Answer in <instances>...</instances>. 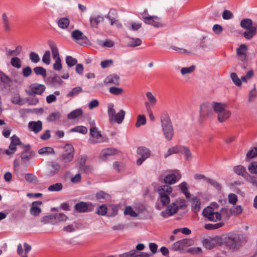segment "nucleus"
Returning a JSON list of instances; mask_svg holds the SVG:
<instances>
[{"label": "nucleus", "mask_w": 257, "mask_h": 257, "mask_svg": "<svg viewBox=\"0 0 257 257\" xmlns=\"http://www.w3.org/2000/svg\"><path fill=\"white\" fill-rule=\"evenodd\" d=\"M42 61L43 63L47 65H49L51 62V54L50 52L49 51H46L43 57H42Z\"/></svg>", "instance_id": "obj_62"}, {"label": "nucleus", "mask_w": 257, "mask_h": 257, "mask_svg": "<svg viewBox=\"0 0 257 257\" xmlns=\"http://www.w3.org/2000/svg\"><path fill=\"white\" fill-rule=\"evenodd\" d=\"M28 126L31 131L35 133H38L42 129V122L40 120L37 121H31L29 122Z\"/></svg>", "instance_id": "obj_28"}, {"label": "nucleus", "mask_w": 257, "mask_h": 257, "mask_svg": "<svg viewBox=\"0 0 257 257\" xmlns=\"http://www.w3.org/2000/svg\"><path fill=\"white\" fill-rule=\"evenodd\" d=\"M2 21L4 30L6 31H13L9 21L8 16L6 13H3L2 15Z\"/></svg>", "instance_id": "obj_31"}, {"label": "nucleus", "mask_w": 257, "mask_h": 257, "mask_svg": "<svg viewBox=\"0 0 257 257\" xmlns=\"http://www.w3.org/2000/svg\"><path fill=\"white\" fill-rule=\"evenodd\" d=\"M242 211V208L240 205L233 206L230 209V212L231 215H237L240 214Z\"/></svg>", "instance_id": "obj_51"}, {"label": "nucleus", "mask_w": 257, "mask_h": 257, "mask_svg": "<svg viewBox=\"0 0 257 257\" xmlns=\"http://www.w3.org/2000/svg\"><path fill=\"white\" fill-rule=\"evenodd\" d=\"M247 47L245 44H241L236 49V53L239 59L241 61H244L246 59V52L247 51Z\"/></svg>", "instance_id": "obj_27"}, {"label": "nucleus", "mask_w": 257, "mask_h": 257, "mask_svg": "<svg viewBox=\"0 0 257 257\" xmlns=\"http://www.w3.org/2000/svg\"><path fill=\"white\" fill-rule=\"evenodd\" d=\"M137 154L141 156V157L137 160V164L138 165H141L145 160L150 156L151 151L147 148L141 147L138 149Z\"/></svg>", "instance_id": "obj_17"}, {"label": "nucleus", "mask_w": 257, "mask_h": 257, "mask_svg": "<svg viewBox=\"0 0 257 257\" xmlns=\"http://www.w3.org/2000/svg\"><path fill=\"white\" fill-rule=\"evenodd\" d=\"M63 184L61 183H57L49 186L48 190L50 192H58L62 190Z\"/></svg>", "instance_id": "obj_43"}, {"label": "nucleus", "mask_w": 257, "mask_h": 257, "mask_svg": "<svg viewBox=\"0 0 257 257\" xmlns=\"http://www.w3.org/2000/svg\"><path fill=\"white\" fill-rule=\"evenodd\" d=\"M93 207L91 203H87L84 202H81L76 204L74 208L79 212H85L91 211Z\"/></svg>", "instance_id": "obj_22"}, {"label": "nucleus", "mask_w": 257, "mask_h": 257, "mask_svg": "<svg viewBox=\"0 0 257 257\" xmlns=\"http://www.w3.org/2000/svg\"><path fill=\"white\" fill-rule=\"evenodd\" d=\"M223 225V222H219L216 224L208 223L204 225V228L207 230H215L221 227Z\"/></svg>", "instance_id": "obj_45"}, {"label": "nucleus", "mask_w": 257, "mask_h": 257, "mask_svg": "<svg viewBox=\"0 0 257 257\" xmlns=\"http://www.w3.org/2000/svg\"><path fill=\"white\" fill-rule=\"evenodd\" d=\"M60 165L56 162L52 161L49 162L47 171V175L49 177H52L57 174L60 170Z\"/></svg>", "instance_id": "obj_20"}, {"label": "nucleus", "mask_w": 257, "mask_h": 257, "mask_svg": "<svg viewBox=\"0 0 257 257\" xmlns=\"http://www.w3.org/2000/svg\"><path fill=\"white\" fill-rule=\"evenodd\" d=\"M116 150L114 148H107L102 150L100 155V158L103 160H106L109 156L115 154Z\"/></svg>", "instance_id": "obj_32"}, {"label": "nucleus", "mask_w": 257, "mask_h": 257, "mask_svg": "<svg viewBox=\"0 0 257 257\" xmlns=\"http://www.w3.org/2000/svg\"><path fill=\"white\" fill-rule=\"evenodd\" d=\"M38 153L41 155L48 156L51 154H54L55 151L53 148L50 147H46L39 149Z\"/></svg>", "instance_id": "obj_39"}, {"label": "nucleus", "mask_w": 257, "mask_h": 257, "mask_svg": "<svg viewBox=\"0 0 257 257\" xmlns=\"http://www.w3.org/2000/svg\"><path fill=\"white\" fill-rule=\"evenodd\" d=\"M53 219L54 221V224L65 222L68 219V217L62 213H53Z\"/></svg>", "instance_id": "obj_35"}, {"label": "nucleus", "mask_w": 257, "mask_h": 257, "mask_svg": "<svg viewBox=\"0 0 257 257\" xmlns=\"http://www.w3.org/2000/svg\"><path fill=\"white\" fill-rule=\"evenodd\" d=\"M104 83L107 86L111 85H118L119 84V77L115 74L110 75L105 79Z\"/></svg>", "instance_id": "obj_24"}, {"label": "nucleus", "mask_w": 257, "mask_h": 257, "mask_svg": "<svg viewBox=\"0 0 257 257\" xmlns=\"http://www.w3.org/2000/svg\"><path fill=\"white\" fill-rule=\"evenodd\" d=\"M61 117V114L59 112H54L51 113L47 118V119L49 121H54L58 120Z\"/></svg>", "instance_id": "obj_49"}, {"label": "nucleus", "mask_w": 257, "mask_h": 257, "mask_svg": "<svg viewBox=\"0 0 257 257\" xmlns=\"http://www.w3.org/2000/svg\"><path fill=\"white\" fill-rule=\"evenodd\" d=\"M240 27L247 31V32H255L257 31V24L253 22L250 19L246 18L241 20Z\"/></svg>", "instance_id": "obj_15"}, {"label": "nucleus", "mask_w": 257, "mask_h": 257, "mask_svg": "<svg viewBox=\"0 0 257 257\" xmlns=\"http://www.w3.org/2000/svg\"><path fill=\"white\" fill-rule=\"evenodd\" d=\"M45 86L43 84L34 83L30 85L26 92L28 95L35 96L36 94H41L45 90Z\"/></svg>", "instance_id": "obj_14"}, {"label": "nucleus", "mask_w": 257, "mask_h": 257, "mask_svg": "<svg viewBox=\"0 0 257 257\" xmlns=\"http://www.w3.org/2000/svg\"><path fill=\"white\" fill-rule=\"evenodd\" d=\"M202 214L204 217L207 218L210 221L216 222L221 219L220 213L215 212L211 207H207L204 209Z\"/></svg>", "instance_id": "obj_10"}, {"label": "nucleus", "mask_w": 257, "mask_h": 257, "mask_svg": "<svg viewBox=\"0 0 257 257\" xmlns=\"http://www.w3.org/2000/svg\"><path fill=\"white\" fill-rule=\"evenodd\" d=\"M42 202L40 201L33 202L30 208L31 214L35 216H39L41 212L40 206L42 205Z\"/></svg>", "instance_id": "obj_25"}, {"label": "nucleus", "mask_w": 257, "mask_h": 257, "mask_svg": "<svg viewBox=\"0 0 257 257\" xmlns=\"http://www.w3.org/2000/svg\"><path fill=\"white\" fill-rule=\"evenodd\" d=\"M105 16L101 15L91 16L90 17V25L92 28H98L100 23L104 21Z\"/></svg>", "instance_id": "obj_23"}, {"label": "nucleus", "mask_w": 257, "mask_h": 257, "mask_svg": "<svg viewBox=\"0 0 257 257\" xmlns=\"http://www.w3.org/2000/svg\"><path fill=\"white\" fill-rule=\"evenodd\" d=\"M50 47L52 51L53 58L55 60V62L53 64V69L55 70L59 71L62 69V64L58 49L57 47L53 44H50Z\"/></svg>", "instance_id": "obj_13"}, {"label": "nucleus", "mask_w": 257, "mask_h": 257, "mask_svg": "<svg viewBox=\"0 0 257 257\" xmlns=\"http://www.w3.org/2000/svg\"><path fill=\"white\" fill-rule=\"evenodd\" d=\"M71 132H78L82 134H86L88 132V129L84 126H78L71 130Z\"/></svg>", "instance_id": "obj_48"}, {"label": "nucleus", "mask_w": 257, "mask_h": 257, "mask_svg": "<svg viewBox=\"0 0 257 257\" xmlns=\"http://www.w3.org/2000/svg\"><path fill=\"white\" fill-rule=\"evenodd\" d=\"M146 123V118L144 115H139L137 118V121L136 123L137 127H140L141 125H144Z\"/></svg>", "instance_id": "obj_58"}, {"label": "nucleus", "mask_w": 257, "mask_h": 257, "mask_svg": "<svg viewBox=\"0 0 257 257\" xmlns=\"http://www.w3.org/2000/svg\"><path fill=\"white\" fill-rule=\"evenodd\" d=\"M124 214L125 215H128L132 217H136L138 216V214L137 212H136L132 207L130 206H127L124 211Z\"/></svg>", "instance_id": "obj_50"}, {"label": "nucleus", "mask_w": 257, "mask_h": 257, "mask_svg": "<svg viewBox=\"0 0 257 257\" xmlns=\"http://www.w3.org/2000/svg\"><path fill=\"white\" fill-rule=\"evenodd\" d=\"M186 207V201L184 199H177L169 205L165 210L162 211L161 215L164 218H167L174 215L179 210H184Z\"/></svg>", "instance_id": "obj_4"}, {"label": "nucleus", "mask_w": 257, "mask_h": 257, "mask_svg": "<svg viewBox=\"0 0 257 257\" xmlns=\"http://www.w3.org/2000/svg\"><path fill=\"white\" fill-rule=\"evenodd\" d=\"M213 110L218 115L223 111L226 110L227 105L225 103L213 102Z\"/></svg>", "instance_id": "obj_33"}, {"label": "nucleus", "mask_w": 257, "mask_h": 257, "mask_svg": "<svg viewBox=\"0 0 257 257\" xmlns=\"http://www.w3.org/2000/svg\"><path fill=\"white\" fill-rule=\"evenodd\" d=\"M144 21L147 24L151 25L155 27H161L163 26V24L162 23V21L160 18L154 16H145Z\"/></svg>", "instance_id": "obj_18"}, {"label": "nucleus", "mask_w": 257, "mask_h": 257, "mask_svg": "<svg viewBox=\"0 0 257 257\" xmlns=\"http://www.w3.org/2000/svg\"><path fill=\"white\" fill-rule=\"evenodd\" d=\"M202 243L205 248L211 249L216 246L222 245L221 236L209 237L204 239Z\"/></svg>", "instance_id": "obj_11"}, {"label": "nucleus", "mask_w": 257, "mask_h": 257, "mask_svg": "<svg viewBox=\"0 0 257 257\" xmlns=\"http://www.w3.org/2000/svg\"><path fill=\"white\" fill-rule=\"evenodd\" d=\"M207 37L203 33H195L190 38L187 44L188 49L171 46L170 48L180 54H197L200 50H204L207 46Z\"/></svg>", "instance_id": "obj_1"}, {"label": "nucleus", "mask_w": 257, "mask_h": 257, "mask_svg": "<svg viewBox=\"0 0 257 257\" xmlns=\"http://www.w3.org/2000/svg\"><path fill=\"white\" fill-rule=\"evenodd\" d=\"M79 171L81 173L85 174L91 173L93 171V167L92 165H85L79 169Z\"/></svg>", "instance_id": "obj_55"}, {"label": "nucleus", "mask_w": 257, "mask_h": 257, "mask_svg": "<svg viewBox=\"0 0 257 257\" xmlns=\"http://www.w3.org/2000/svg\"><path fill=\"white\" fill-rule=\"evenodd\" d=\"M13 103L22 105L25 104V100L21 98L19 94L15 95L12 99Z\"/></svg>", "instance_id": "obj_57"}, {"label": "nucleus", "mask_w": 257, "mask_h": 257, "mask_svg": "<svg viewBox=\"0 0 257 257\" xmlns=\"http://www.w3.org/2000/svg\"><path fill=\"white\" fill-rule=\"evenodd\" d=\"M69 24V20L67 18H62L60 19L58 22L59 27L62 29L67 28Z\"/></svg>", "instance_id": "obj_59"}, {"label": "nucleus", "mask_w": 257, "mask_h": 257, "mask_svg": "<svg viewBox=\"0 0 257 257\" xmlns=\"http://www.w3.org/2000/svg\"><path fill=\"white\" fill-rule=\"evenodd\" d=\"M98 44L102 47L111 48L114 46V43L109 40L102 41L101 40H97Z\"/></svg>", "instance_id": "obj_44"}, {"label": "nucleus", "mask_w": 257, "mask_h": 257, "mask_svg": "<svg viewBox=\"0 0 257 257\" xmlns=\"http://www.w3.org/2000/svg\"><path fill=\"white\" fill-rule=\"evenodd\" d=\"M195 69V66L194 65H191L188 67H183L181 69V73L183 75H185L187 74H190L193 72Z\"/></svg>", "instance_id": "obj_56"}, {"label": "nucleus", "mask_w": 257, "mask_h": 257, "mask_svg": "<svg viewBox=\"0 0 257 257\" xmlns=\"http://www.w3.org/2000/svg\"><path fill=\"white\" fill-rule=\"evenodd\" d=\"M213 102H205L200 105V117L204 119L206 117H209L213 114Z\"/></svg>", "instance_id": "obj_12"}, {"label": "nucleus", "mask_w": 257, "mask_h": 257, "mask_svg": "<svg viewBox=\"0 0 257 257\" xmlns=\"http://www.w3.org/2000/svg\"><path fill=\"white\" fill-rule=\"evenodd\" d=\"M184 156L186 161H190L192 159V154L190 149L185 146L181 145L180 152Z\"/></svg>", "instance_id": "obj_30"}, {"label": "nucleus", "mask_w": 257, "mask_h": 257, "mask_svg": "<svg viewBox=\"0 0 257 257\" xmlns=\"http://www.w3.org/2000/svg\"><path fill=\"white\" fill-rule=\"evenodd\" d=\"M18 146H22L24 149V151L21 156L22 160L27 159L28 160L32 154V151L30 150V146L22 145L20 139L16 135H13L11 138V144L9 148L5 150L4 153L9 156H12L16 152Z\"/></svg>", "instance_id": "obj_3"}, {"label": "nucleus", "mask_w": 257, "mask_h": 257, "mask_svg": "<svg viewBox=\"0 0 257 257\" xmlns=\"http://www.w3.org/2000/svg\"><path fill=\"white\" fill-rule=\"evenodd\" d=\"M188 200L191 201L192 207L195 212H197L200 210L201 202L199 199L196 197H194L191 199L190 198Z\"/></svg>", "instance_id": "obj_38"}, {"label": "nucleus", "mask_w": 257, "mask_h": 257, "mask_svg": "<svg viewBox=\"0 0 257 257\" xmlns=\"http://www.w3.org/2000/svg\"><path fill=\"white\" fill-rule=\"evenodd\" d=\"M245 241L242 234L230 232L221 236L222 245L231 251L238 249Z\"/></svg>", "instance_id": "obj_2"}, {"label": "nucleus", "mask_w": 257, "mask_h": 257, "mask_svg": "<svg viewBox=\"0 0 257 257\" xmlns=\"http://www.w3.org/2000/svg\"><path fill=\"white\" fill-rule=\"evenodd\" d=\"M125 114V112L122 109H120L116 113L114 109V104L112 103L108 104V115L110 123H121L124 119Z\"/></svg>", "instance_id": "obj_6"}, {"label": "nucleus", "mask_w": 257, "mask_h": 257, "mask_svg": "<svg viewBox=\"0 0 257 257\" xmlns=\"http://www.w3.org/2000/svg\"><path fill=\"white\" fill-rule=\"evenodd\" d=\"M71 37L81 45H87L90 44V40L84 33H71Z\"/></svg>", "instance_id": "obj_19"}, {"label": "nucleus", "mask_w": 257, "mask_h": 257, "mask_svg": "<svg viewBox=\"0 0 257 257\" xmlns=\"http://www.w3.org/2000/svg\"><path fill=\"white\" fill-rule=\"evenodd\" d=\"M233 170L234 172L236 174L244 177H245L247 175L245 168L241 165H238L234 167Z\"/></svg>", "instance_id": "obj_40"}, {"label": "nucleus", "mask_w": 257, "mask_h": 257, "mask_svg": "<svg viewBox=\"0 0 257 257\" xmlns=\"http://www.w3.org/2000/svg\"><path fill=\"white\" fill-rule=\"evenodd\" d=\"M193 244V240L191 239H184L175 242L172 246L173 250L183 249L184 247L191 246Z\"/></svg>", "instance_id": "obj_16"}, {"label": "nucleus", "mask_w": 257, "mask_h": 257, "mask_svg": "<svg viewBox=\"0 0 257 257\" xmlns=\"http://www.w3.org/2000/svg\"><path fill=\"white\" fill-rule=\"evenodd\" d=\"M82 90V88L81 87H76L73 88L71 91H70L67 95V97H74L79 93H80Z\"/></svg>", "instance_id": "obj_53"}, {"label": "nucleus", "mask_w": 257, "mask_h": 257, "mask_svg": "<svg viewBox=\"0 0 257 257\" xmlns=\"http://www.w3.org/2000/svg\"><path fill=\"white\" fill-rule=\"evenodd\" d=\"M109 22L110 25L112 27H115L117 29H121L122 25L118 19V12L114 9H110L108 14L105 16Z\"/></svg>", "instance_id": "obj_8"}, {"label": "nucleus", "mask_w": 257, "mask_h": 257, "mask_svg": "<svg viewBox=\"0 0 257 257\" xmlns=\"http://www.w3.org/2000/svg\"><path fill=\"white\" fill-rule=\"evenodd\" d=\"M231 114V112L226 109L217 115V120L220 122H223L230 117Z\"/></svg>", "instance_id": "obj_37"}, {"label": "nucleus", "mask_w": 257, "mask_h": 257, "mask_svg": "<svg viewBox=\"0 0 257 257\" xmlns=\"http://www.w3.org/2000/svg\"><path fill=\"white\" fill-rule=\"evenodd\" d=\"M249 172L253 174H257V162H253L250 163L248 167Z\"/></svg>", "instance_id": "obj_63"}, {"label": "nucleus", "mask_w": 257, "mask_h": 257, "mask_svg": "<svg viewBox=\"0 0 257 257\" xmlns=\"http://www.w3.org/2000/svg\"><path fill=\"white\" fill-rule=\"evenodd\" d=\"M82 113V110L81 108H78L69 113L67 117L69 119H74L81 116Z\"/></svg>", "instance_id": "obj_42"}, {"label": "nucleus", "mask_w": 257, "mask_h": 257, "mask_svg": "<svg viewBox=\"0 0 257 257\" xmlns=\"http://www.w3.org/2000/svg\"><path fill=\"white\" fill-rule=\"evenodd\" d=\"M172 191V187L169 185H163L159 187L158 192L159 195L158 201L163 206L167 205L170 202V195Z\"/></svg>", "instance_id": "obj_7"}, {"label": "nucleus", "mask_w": 257, "mask_h": 257, "mask_svg": "<svg viewBox=\"0 0 257 257\" xmlns=\"http://www.w3.org/2000/svg\"><path fill=\"white\" fill-rule=\"evenodd\" d=\"M181 145H177L176 146L170 148L167 152L164 155V157L165 158H167L169 156L173 154H177L180 152Z\"/></svg>", "instance_id": "obj_41"}, {"label": "nucleus", "mask_w": 257, "mask_h": 257, "mask_svg": "<svg viewBox=\"0 0 257 257\" xmlns=\"http://www.w3.org/2000/svg\"><path fill=\"white\" fill-rule=\"evenodd\" d=\"M118 257H136V250L134 249L121 253L119 255Z\"/></svg>", "instance_id": "obj_64"}, {"label": "nucleus", "mask_w": 257, "mask_h": 257, "mask_svg": "<svg viewBox=\"0 0 257 257\" xmlns=\"http://www.w3.org/2000/svg\"><path fill=\"white\" fill-rule=\"evenodd\" d=\"M96 200L101 203L108 202L111 200L110 195L102 191L96 193Z\"/></svg>", "instance_id": "obj_26"}, {"label": "nucleus", "mask_w": 257, "mask_h": 257, "mask_svg": "<svg viewBox=\"0 0 257 257\" xmlns=\"http://www.w3.org/2000/svg\"><path fill=\"white\" fill-rule=\"evenodd\" d=\"M142 41L140 38L128 37L126 42V45L129 47H136L140 46Z\"/></svg>", "instance_id": "obj_34"}, {"label": "nucleus", "mask_w": 257, "mask_h": 257, "mask_svg": "<svg viewBox=\"0 0 257 257\" xmlns=\"http://www.w3.org/2000/svg\"><path fill=\"white\" fill-rule=\"evenodd\" d=\"M181 178L180 174L178 173L177 175L174 174H170L167 175L164 178V182L165 183L169 184H173L175 183L177 180H179Z\"/></svg>", "instance_id": "obj_29"}, {"label": "nucleus", "mask_w": 257, "mask_h": 257, "mask_svg": "<svg viewBox=\"0 0 257 257\" xmlns=\"http://www.w3.org/2000/svg\"><path fill=\"white\" fill-rule=\"evenodd\" d=\"M90 135L93 138L98 140V141H95L93 139H90L89 140V143L91 144L99 143L103 142L102 140V135L101 134L100 132L98 131V129L95 126H92L90 129Z\"/></svg>", "instance_id": "obj_21"}, {"label": "nucleus", "mask_w": 257, "mask_h": 257, "mask_svg": "<svg viewBox=\"0 0 257 257\" xmlns=\"http://www.w3.org/2000/svg\"><path fill=\"white\" fill-rule=\"evenodd\" d=\"M11 82V78L0 70V82L9 84Z\"/></svg>", "instance_id": "obj_54"}, {"label": "nucleus", "mask_w": 257, "mask_h": 257, "mask_svg": "<svg viewBox=\"0 0 257 257\" xmlns=\"http://www.w3.org/2000/svg\"><path fill=\"white\" fill-rule=\"evenodd\" d=\"M66 63L69 67H71L77 64V60L70 56H67L66 58Z\"/></svg>", "instance_id": "obj_61"}, {"label": "nucleus", "mask_w": 257, "mask_h": 257, "mask_svg": "<svg viewBox=\"0 0 257 257\" xmlns=\"http://www.w3.org/2000/svg\"><path fill=\"white\" fill-rule=\"evenodd\" d=\"M161 120L163 135L167 141H170L174 136V130L170 117L165 115L162 117Z\"/></svg>", "instance_id": "obj_5"}, {"label": "nucleus", "mask_w": 257, "mask_h": 257, "mask_svg": "<svg viewBox=\"0 0 257 257\" xmlns=\"http://www.w3.org/2000/svg\"><path fill=\"white\" fill-rule=\"evenodd\" d=\"M109 92L112 94L118 95H121L123 93V89L121 88L111 87L109 88Z\"/></svg>", "instance_id": "obj_60"}, {"label": "nucleus", "mask_w": 257, "mask_h": 257, "mask_svg": "<svg viewBox=\"0 0 257 257\" xmlns=\"http://www.w3.org/2000/svg\"><path fill=\"white\" fill-rule=\"evenodd\" d=\"M74 148L72 145L67 144L64 147V152L60 157V160L65 163L72 161L74 158Z\"/></svg>", "instance_id": "obj_9"}, {"label": "nucleus", "mask_w": 257, "mask_h": 257, "mask_svg": "<svg viewBox=\"0 0 257 257\" xmlns=\"http://www.w3.org/2000/svg\"><path fill=\"white\" fill-rule=\"evenodd\" d=\"M21 50V47L18 46L14 50L6 49V53L7 56H17L20 54Z\"/></svg>", "instance_id": "obj_46"}, {"label": "nucleus", "mask_w": 257, "mask_h": 257, "mask_svg": "<svg viewBox=\"0 0 257 257\" xmlns=\"http://www.w3.org/2000/svg\"><path fill=\"white\" fill-rule=\"evenodd\" d=\"M53 217V215L52 213L50 215L42 217L41 219V221L42 222L45 224L51 223L52 224H54V221Z\"/></svg>", "instance_id": "obj_47"}, {"label": "nucleus", "mask_w": 257, "mask_h": 257, "mask_svg": "<svg viewBox=\"0 0 257 257\" xmlns=\"http://www.w3.org/2000/svg\"><path fill=\"white\" fill-rule=\"evenodd\" d=\"M11 64L13 67L18 69H19L21 67V61L18 57H13L11 59Z\"/></svg>", "instance_id": "obj_52"}, {"label": "nucleus", "mask_w": 257, "mask_h": 257, "mask_svg": "<svg viewBox=\"0 0 257 257\" xmlns=\"http://www.w3.org/2000/svg\"><path fill=\"white\" fill-rule=\"evenodd\" d=\"M178 187L181 192L183 193L187 199L191 197V194L188 191V185L186 182H183L180 184Z\"/></svg>", "instance_id": "obj_36"}]
</instances>
